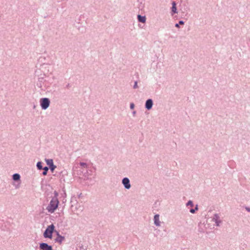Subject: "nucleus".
<instances>
[{
  "label": "nucleus",
  "instance_id": "obj_1",
  "mask_svg": "<svg viewBox=\"0 0 250 250\" xmlns=\"http://www.w3.org/2000/svg\"><path fill=\"white\" fill-rule=\"evenodd\" d=\"M55 231V227L53 224L48 225L43 233V236L44 238L52 239L53 234Z\"/></svg>",
  "mask_w": 250,
  "mask_h": 250
},
{
  "label": "nucleus",
  "instance_id": "obj_2",
  "mask_svg": "<svg viewBox=\"0 0 250 250\" xmlns=\"http://www.w3.org/2000/svg\"><path fill=\"white\" fill-rule=\"evenodd\" d=\"M59 204L60 201L59 200L56 201L55 200H53V199H51L48 206L46 207V209L48 212L53 213L58 208Z\"/></svg>",
  "mask_w": 250,
  "mask_h": 250
},
{
  "label": "nucleus",
  "instance_id": "obj_3",
  "mask_svg": "<svg viewBox=\"0 0 250 250\" xmlns=\"http://www.w3.org/2000/svg\"><path fill=\"white\" fill-rule=\"evenodd\" d=\"M96 169L95 168H92L91 169H89L88 168L85 169V170H77V174L78 175H82L83 174V176H84V180H87L89 179V176L92 175V173L94 171L95 172Z\"/></svg>",
  "mask_w": 250,
  "mask_h": 250
},
{
  "label": "nucleus",
  "instance_id": "obj_4",
  "mask_svg": "<svg viewBox=\"0 0 250 250\" xmlns=\"http://www.w3.org/2000/svg\"><path fill=\"white\" fill-rule=\"evenodd\" d=\"M180 11L182 12V18L187 16L189 11V7L188 2L185 1H181V4L180 5Z\"/></svg>",
  "mask_w": 250,
  "mask_h": 250
},
{
  "label": "nucleus",
  "instance_id": "obj_5",
  "mask_svg": "<svg viewBox=\"0 0 250 250\" xmlns=\"http://www.w3.org/2000/svg\"><path fill=\"white\" fill-rule=\"evenodd\" d=\"M40 104L42 109L45 110L49 106L50 100L48 98H42L40 100Z\"/></svg>",
  "mask_w": 250,
  "mask_h": 250
},
{
  "label": "nucleus",
  "instance_id": "obj_6",
  "mask_svg": "<svg viewBox=\"0 0 250 250\" xmlns=\"http://www.w3.org/2000/svg\"><path fill=\"white\" fill-rule=\"evenodd\" d=\"M45 161L47 165V168L50 170L51 172H54L57 166L54 165L53 160L52 159H45Z\"/></svg>",
  "mask_w": 250,
  "mask_h": 250
},
{
  "label": "nucleus",
  "instance_id": "obj_7",
  "mask_svg": "<svg viewBox=\"0 0 250 250\" xmlns=\"http://www.w3.org/2000/svg\"><path fill=\"white\" fill-rule=\"evenodd\" d=\"M39 249L40 250H53L52 245H50L47 243L42 242L39 243Z\"/></svg>",
  "mask_w": 250,
  "mask_h": 250
},
{
  "label": "nucleus",
  "instance_id": "obj_8",
  "mask_svg": "<svg viewBox=\"0 0 250 250\" xmlns=\"http://www.w3.org/2000/svg\"><path fill=\"white\" fill-rule=\"evenodd\" d=\"M87 168H88V166L86 163L81 162L77 166L73 167V170H75L74 168H76L77 170H85Z\"/></svg>",
  "mask_w": 250,
  "mask_h": 250
},
{
  "label": "nucleus",
  "instance_id": "obj_9",
  "mask_svg": "<svg viewBox=\"0 0 250 250\" xmlns=\"http://www.w3.org/2000/svg\"><path fill=\"white\" fill-rule=\"evenodd\" d=\"M122 183L125 189H129L131 188L130 180L127 177H124L122 180Z\"/></svg>",
  "mask_w": 250,
  "mask_h": 250
},
{
  "label": "nucleus",
  "instance_id": "obj_10",
  "mask_svg": "<svg viewBox=\"0 0 250 250\" xmlns=\"http://www.w3.org/2000/svg\"><path fill=\"white\" fill-rule=\"evenodd\" d=\"M153 105V101L152 99H148L146 100L145 104V107L147 110H150L152 109Z\"/></svg>",
  "mask_w": 250,
  "mask_h": 250
},
{
  "label": "nucleus",
  "instance_id": "obj_11",
  "mask_svg": "<svg viewBox=\"0 0 250 250\" xmlns=\"http://www.w3.org/2000/svg\"><path fill=\"white\" fill-rule=\"evenodd\" d=\"M159 217H160V216H159V214H156L154 216V218H153L154 224L157 227L160 226L161 222L159 220Z\"/></svg>",
  "mask_w": 250,
  "mask_h": 250
},
{
  "label": "nucleus",
  "instance_id": "obj_12",
  "mask_svg": "<svg viewBox=\"0 0 250 250\" xmlns=\"http://www.w3.org/2000/svg\"><path fill=\"white\" fill-rule=\"evenodd\" d=\"M213 220H214L216 226H220V224L221 223V220L220 219V217L218 214L216 213L214 215Z\"/></svg>",
  "mask_w": 250,
  "mask_h": 250
},
{
  "label": "nucleus",
  "instance_id": "obj_13",
  "mask_svg": "<svg viewBox=\"0 0 250 250\" xmlns=\"http://www.w3.org/2000/svg\"><path fill=\"white\" fill-rule=\"evenodd\" d=\"M12 180L15 182H21V175L20 174L16 173L12 175Z\"/></svg>",
  "mask_w": 250,
  "mask_h": 250
},
{
  "label": "nucleus",
  "instance_id": "obj_14",
  "mask_svg": "<svg viewBox=\"0 0 250 250\" xmlns=\"http://www.w3.org/2000/svg\"><path fill=\"white\" fill-rule=\"evenodd\" d=\"M65 240V237L64 236H62L60 235H58V237H57L55 239L54 241L55 243H58L59 244H61L63 241Z\"/></svg>",
  "mask_w": 250,
  "mask_h": 250
},
{
  "label": "nucleus",
  "instance_id": "obj_15",
  "mask_svg": "<svg viewBox=\"0 0 250 250\" xmlns=\"http://www.w3.org/2000/svg\"><path fill=\"white\" fill-rule=\"evenodd\" d=\"M137 20L138 22L144 23L146 21V17L145 16L138 14L137 15Z\"/></svg>",
  "mask_w": 250,
  "mask_h": 250
},
{
  "label": "nucleus",
  "instance_id": "obj_16",
  "mask_svg": "<svg viewBox=\"0 0 250 250\" xmlns=\"http://www.w3.org/2000/svg\"><path fill=\"white\" fill-rule=\"evenodd\" d=\"M45 81V80H44V78L42 77H40L38 79V81L37 82V86L39 88H42V85L44 83V82Z\"/></svg>",
  "mask_w": 250,
  "mask_h": 250
},
{
  "label": "nucleus",
  "instance_id": "obj_17",
  "mask_svg": "<svg viewBox=\"0 0 250 250\" xmlns=\"http://www.w3.org/2000/svg\"><path fill=\"white\" fill-rule=\"evenodd\" d=\"M135 75L136 76V78H137V79L136 80H135L134 81V85L133 86V88L134 89H136L138 87V79L139 78V74L137 72H136L135 74Z\"/></svg>",
  "mask_w": 250,
  "mask_h": 250
},
{
  "label": "nucleus",
  "instance_id": "obj_18",
  "mask_svg": "<svg viewBox=\"0 0 250 250\" xmlns=\"http://www.w3.org/2000/svg\"><path fill=\"white\" fill-rule=\"evenodd\" d=\"M43 163L42 161H38L36 164L37 168L38 170H42L43 167L42 166Z\"/></svg>",
  "mask_w": 250,
  "mask_h": 250
},
{
  "label": "nucleus",
  "instance_id": "obj_19",
  "mask_svg": "<svg viewBox=\"0 0 250 250\" xmlns=\"http://www.w3.org/2000/svg\"><path fill=\"white\" fill-rule=\"evenodd\" d=\"M170 13L172 16H173L174 14L178 13L177 7L171 6Z\"/></svg>",
  "mask_w": 250,
  "mask_h": 250
},
{
  "label": "nucleus",
  "instance_id": "obj_20",
  "mask_svg": "<svg viewBox=\"0 0 250 250\" xmlns=\"http://www.w3.org/2000/svg\"><path fill=\"white\" fill-rule=\"evenodd\" d=\"M185 24V21L182 20H180L178 23L175 24V27L178 28H180V25H184Z\"/></svg>",
  "mask_w": 250,
  "mask_h": 250
},
{
  "label": "nucleus",
  "instance_id": "obj_21",
  "mask_svg": "<svg viewBox=\"0 0 250 250\" xmlns=\"http://www.w3.org/2000/svg\"><path fill=\"white\" fill-rule=\"evenodd\" d=\"M42 170H43V171L42 172V174L43 176H46L47 174V172L48 171L49 169L47 168V167H43Z\"/></svg>",
  "mask_w": 250,
  "mask_h": 250
},
{
  "label": "nucleus",
  "instance_id": "obj_22",
  "mask_svg": "<svg viewBox=\"0 0 250 250\" xmlns=\"http://www.w3.org/2000/svg\"><path fill=\"white\" fill-rule=\"evenodd\" d=\"M198 210V206L197 205H196L194 208H191L189 209V212L191 213H195L197 210Z\"/></svg>",
  "mask_w": 250,
  "mask_h": 250
},
{
  "label": "nucleus",
  "instance_id": "obj_23",
  "mask_svg": "<svg viewBox=\"0 0 250 250\" xmlns=\"http://www.w3.org/2000/svg\"><path fill=\"white\" fill-rule=\"evenodd\" d=\"M58 196H59V193L57 191L55 190L54 191V196L51 197H52V199H53V200H55L57 201V200H59L58 198Z\"/></svg>",
  "mask_w": 250,
  "mask_h": 250
},
{
  "label": "nucleus",
  "instance_id": "obj_24",
  "mask_svg": "<svg viewBox=\"0 0 250 250\" xmlns=\"http://www.w3.org/2000/svg\"><path fill=\"white\" fill-rule=\"evenodd\" d=\"M186 206H187V207H188V206L193 207L194 206L193 202L191 200H188L186 203Z\"/></svg>",
  "mask_w": 250,
  "mask_h": 250
},
{
  "label": "nucleus",
  "instance_id": "obj_25",
  "mask_svg": "<svg viewBox=\"0 0 250 250\" xmlns=\"http://www.w3.org/2000/svg\"><path fill=\"white\" fill-rule=\"evenodd\" d=\"M129 107L130 109L133 110L135 108V104L133 103H130L129 105Z\"/></svg>",
  "mask_w": 250,
  "mask_h": 250
},
{
  "label": "nucleus",
  "instance_id": "obj_26",
  "mask_svg": "<svg viewBox=\"0 0 250 250\" xmlns=\"http://www.w3.org/2000/svg\"><path fill=\"white\" fill-rule=\"evenodd\" d=\"M20 184H21V182H15V183L14 184V185L15 186V188H19L20 187Z\"/></svg>",
  "mask_w": 250,
  "mask_h": 250
},
{
  "label": "nucleus",
  "instance_id": "obj_27",
  "mask_svg": "<svg viewBox=\"0 0 250 250\" xmlns=\"http://www.w3.org/2000/svg\"><path fill=\"white\" fill-rule=\"evenodd\" d=\"M80 250H87V247L82 245L80 247Z\"/></svg>",
  "mask_w": 250,
  "mask_h": 250
},
{
  "label": "nucleus",
  "instance_id": "obj_28",
  "mask_svg": "<svg viewBox=\"0 0 250 250\" xmlns=\"http://www.w3.org/2000/svg\"><path fill=\"white\" fill-rule=\"evenodd\" d=\"M62 196L64 198H66V193L64 190H63V193H62Z\"/></svg>",
  "mask_w": 250,
  "mask_h": 250
},
{
  "label": "nucleus",
  "instance_id": "obj_29",
  "mask_svg": "<svg viewBox=\"0 0 250 250\" xmlns=\"http://www.w3.org/2000/svg\"><path fill=\"white\" fill-rule=\"evenodd\" d=\"M171 5L172 6L177 7V3L175 1H172Z\"/></svg>",
  "mask_w": 250,
  "mask_h": 250
},
{
  "label": "nucleus",
  "instance_id": "obj_30",
  "mask_svg": "<svg viewBox=\"0 0 250 250\" xmlns=\"http://www.w3.org/2000/svg\"><path fill=\"white\" fill-rule=\"evenodd\" d=\"M57 236V237H58V235L60 236L61 234H60V232L59 231H57V230L55 229V231H54V232Z\"/></svg>",
  "mask_w": 250,
  "mask_h": 250
},
{
  "label": "nucleus",
  "instance_id": "obj_31",
  "mask_svg": "<svg viewBox=\"0 0 250 250\" xmlns=\"http://www.w3.org/2000/svg\"><path fill=\"white\" fill-rule=\"evenodd\" d=\"M245 208H246V210L248 212H250V207H246Z\"/></svg>",
  "mask_w": 250,
  "mask_h": 250
},
{
  "label": "nucleus",
  "instance_id": "obj_32",
  "mask_svg": "<svg viewBox=\"0 0 250 250\" xmlns=\"http://www.w3.org/2000/svg\"><path fill=\"white\" fill-rule=\"evenodd\" d=\"M71 87V85L69 84V83H68L67 84H66L65 87L66 88H69Z\"/></svg>",
  "mask_w": 250,
  "mask_h": 250
},
{
  "label": "nucleus",
  "instance_id": "obj_33",
  "mask_svg": "<svg viewBox=\"0 0 250 250\" xmlns=\"http://www.w3.org/2000/svg\"><path fill=\"white\" fill-rule=\"evenodd\" d=\"M132 113L133 116H135L136 114V111L135 110H134L132 111Z\"/></svg>",
  "mask_w": 250,
  "mask_h": 250
},
{
  "label": "nucleus",
  "instance_id": "obj_34",
  "mask_svg": "<svg viewBox=\"0 0 250 250\" xmlns=\"http://www.w3.org/2000/svg\"><path fill=\"white\" fill-rule=\"evenodd\" d=\"M66 173V171H61L60 172H59V173L61 174H63V173Z\"/></svg>",
  "mask_w": 250,
  "mask_h": 250
},
{
  "label": "nucleus",
  "instance_id": "obj_35",
  "mask_svg": "<svg viewBox=\"0 0 250 250\" xmlns=\"http://www.w3.org/2000/svg\"><path fill=\"white\" fill-rule=\"evenodd\" d=\"M66 201V199H65V200H64V198H63V200H62V202L64 203H65Z\"/></svg>",
  "mask_w": 250,
  "mask_h": 250
},
{
  "label": "nucleus",
  "instance_id": "obj_36",
  "mask_svg": "<svg viewBox=\"0 0 250 250\" xmlns=\"http://www.w3.org/2000/svg\"><path fill=\"white\" fill-rule=\"evenodd\" d=\"M138 2H140L141 3H142V1H141V0H138Z\"/></svg>",
  "mask_w": 250,
  "mask_h": 250
},
{
  "label": "nucleus",
  "instance_id": "obj_37",
  "mask_svg": "<svg viewBox=\"0 0 250 250\" xmlns=\"http://www.w3.org/2000/svg\"><path fill=\"white\" fill-rule=\"evenodd\" d=\"M82 193H80V194L79 195V197H81Z\"/></svg>",
  "mask_w": 250,
  "mask_h": 250
},
{
  "label": "nucleus",
  "instance_id": "obj_38",
  "mask_svg": "<svg viewBox=\"0 0 250 250\" xmlns=\"http://www.w3.org/2000/svg\"><path fill=\"white\" fill-rule=\"evenodd\" d=\"M75 169H76V168H74V170H74V173H75V171H76Z\"/></svg>",
  "mask_w": 250,
  "mask_h": 250
}]
</instances>
